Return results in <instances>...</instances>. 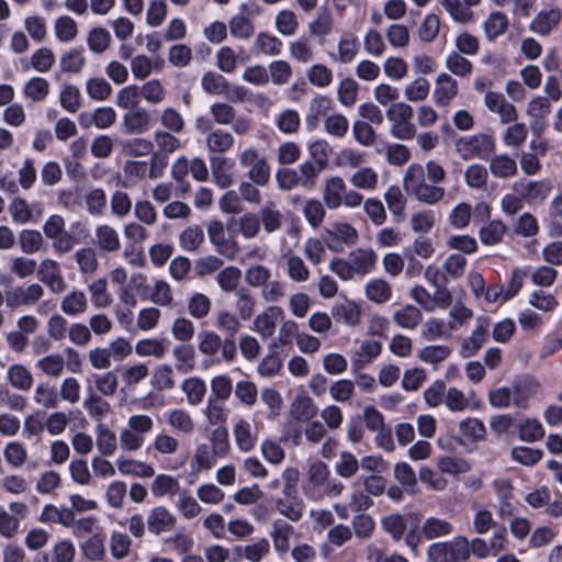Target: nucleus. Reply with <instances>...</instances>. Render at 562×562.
Returning a JSON list of instances; mask_svg holds the SVG:
<instances>
[{
    "instance_id": "obj_1",
    "label": "nucleus",
    "mask_w": 562,
    "mask_h": 562,
    "mask_svg": "<svg viewBox=\"0 0 562 562\" xmlns=\"http://www.w3.org/2000/svg\"><path fill=\"white\" fill-rule=\"evenodd\" d=\"M426 172L423 165L411 164L403 177V187L407 194L417 201L434 205L439 203L446 194L443 187L426 182Z\"/></svg>"
},
{
    "instance_id": "obj_2",
    "label": "nucleus",
    "mask_w": 562,
    "mask_h": 562,
    "mask_svg": "<svg viewBox=\"0 0 562 562\" xmlns=\"http://www.w3.org/2000/svg\"><path fill=\"white\" fill-rule=\"evenodd\" d=\"M323 201L329 210H337L340 206L356 209L362 204L363 195L353 189H348L341 177L331 176L324 182Z\"/></svg>"
},
{
    "instance_id": "obj_3",
    "label": "nucleus",
    "mask_w": 562,
    "mask_h": 562,
    "mask_svg": "<svg viewBox=\"0 0 562 562\" xmlns=\"http://www.w3.org/2000/svg\"><path fill=\"white\" fill-rule=\"evenodd\" d=\"M179 133L156 130L153 134L155 151L150 157V169L149 178L156 179L159 176L158 171H161L167 166V157L175 154L182 147V142L177 136Z\"/></svg>"
},
{
    "instance_id": "obj_4",
    "label": "nucleus",
    "mask_w": 562,
    "mask_h": 562,
    "mask_svg": "<svg viewBox=\"0 0 562 562\" xmlns=\"http://www.w3.org/2000/svg\"><path fill=\"white\" fill-rule=\"evenodd\" d=\"M413 108L404 102L391 104L386 110V117L392 123L391 135L401 140L412 139L416 136L417 130L412 122Z\"/></svg>"
},
{
    "instance_id": "obj_5",
    "label": "nucleus",
    "mask_w": 562,
    "mask_h": 562,
    "mask_svg": "<svg viewBox=\"0 0 562 562\" xmlns=\"http://www.w3.org/2000/svg\"><path fill=\"white\" fill-rule=\"evenodd\" d=\"M238 164L247 170L246 177L257 186H267L271 178V168L267 159L257 149L248 146L237 156Z\"/></svg>"
},
{
    "instance_id": "obj_6",
    "label": "nucleus",
    "mask_w": 562,
    "mask_h": 562,
    "mask_svg": "<svg viewBox=\"0 0 562 562\" xmlns=\"http://www.w3.org/2000/svg\"><path fill=\"white\" fill-rule=\"evenodd\" d=\"M454 149L463 160L473 158L484 160L495 150V143L490 135L481 133L460 137L454 143Z\"/></svg>"
},
{
    "instance_id": "obj_7",
    "label": "nucleus",
    "mask_w": 562,
    "mask_h": 562,
    "mask_svg": "<svg viewBox=\"0 0 562 562\" xmlns=\"http://www.w3.org/2000/svg\"><path fill=\"white\" fill-rule=\"evenodd\" d=\"M204 414L211 425L218 427L213 431V453L217 456L226 454L228 450L227 431L222 427L227 420L225 406L210 398Z\"/></svg>"
},
{
    "instance_id": "obj_8",
    "label": "nucleus",
    "mask_w": 562,
    "mask_h": 562,
    "mask_svg": "<svg viewBox=\"0 0 562 562\" xmlns=\"http://www.w3.org/2000/svg\"><path fill=\"white\" fill-rule=\"evenodd\" d=\"M210 113L218 125H232L238 136L247 135L252 128V120L248 116H237L233 105L227 102H215L210 106Z\"/></svg>"
},
{
    "instance_id": "obj_9",
    "label": "nucleus",
    "mask_w": 562,
    "mask_h": 562,
    "mask_svg": "<svg viewBox=\"0 0 562 562\" xmlns=\"http://www.w3.org/2000/svg\"><path fill=\"white\" fill-rule=\"evenodd\" d=\"M465 537L459 536L451 541L432 542L427 548L429 562H465Z\"/></svg>"
},
{
    "instance_id": "obj_10",
    "label": "nucleus",
    "mask_w": 562,
    "mask_h": 562,
    "mask_svg": "<svg viewBox=\"0 0 562 562\" xmlns=\"http://www.w3.org/2000/svg\"><path fill=\"white\" fill-rule=\"evenodd\" d=\"M207 237L218 255L228 260H234L240 252L238 241L226 234L224 224L218 220H212L206 226Z\"/></svg>"
},
{
    "instance_id": "obj_11",
    "label": "nucleus",
    "mask_w": 562,
    "mask_h": 562,
    "mask_svg": "<svg viewBox=\"0 0 562 562\" xmlns=\"http://www.w3.org/2000/svg\"><path fill=\"white\" fill-rule=\"evenodd\" d=\"M44 295V289L38 283L26 286L18 285L5 291V305L11 310L36 304Z\"/></svg>"
},
{
    "instance_id": "obj_12",
    "label": "nucleus",
    "mask_w": 562,
    "mask_h": 562,
    "mask_svg": "<svg viewBox=\"0 0 562 562\" xmlns=\"http://www.w3.org/2000/svg\"><path fill=\"white\" fill-rule=\"evenodd\" d=\"M37 277L50 292L55 294L64 293L67 290L66 280L61 273L59 263L50 258L43 259L37 265Z\"/></svg>"
},
{
    "instance_id": "obj_13",
    "label": "nucleus",
    "mask_w": 562,
    "mask_h": 562,
    "mask_svg": "<svg viewBox=\"0 0 562 562\" xmlns=\"http://www.w3.org/2000/svg\"><path fill=\"white\" fill-rule=\"evenodd\" d=\"M92 244L97 250L108 254L116 252L122 247L120 233L108 223L98 224L94 227Z\"/></svg>"
},
{
    "instance_id": "obj_14",
    "label": "nucleus",
    "mask_w": 562,
    "mask_h": 562,
    "mask_svg": "<svg viewBox=\"0 0 562 562\" xmlns=\"http://www.w3.org/2000/svg\"><path fill=\"white\" fill-rule=\"evenodd\" d=\"M329 477L330 471L325 462L321 460L311 462L306 471V494L319 499L321 488L325 486Z\"/></svg>"
},
{
    "instance_id": "obj_15",
    "label": "nucleus",
    "mask_w": 562,
    "mask_h": 562,
    "mask_svg": "<svg viewBox=\"0 0 562 562\" xmlns=\"http://www.w3.org/2000/svg\"><path fill=\"white\" fill-rule=\"evenodd\" d=\"M146 524L151 535L159 536L172 531L177 518L167 507L160 505L149 510Z\"/></svg>"
},
{
    "instance_id": "obj_16",
    "label": "nucleus",
    "mask_w": 562,
    "mask_h": 562,
    "mask_svg": "<svg viewBox=\"0 0 562 562\" xmlns=\"http://www.w3.org/2000/svg\"><path fill=\"white\" fill-rule=\"evenodd\" d=\"M283 317L284 312L280 306L269 305L254 318V329L259 333L263 339L270 338L276 331L277 322L283 319Z\"/></svg>"
},
{
    "instance_id": "obj_17",
    "label": "nucleus",
    "mask_w": 562,
    "mask_h": 562,
    "mask_svg": "<svg viewBox=\"0 0 562 562\" xmlns=\"http://www.w3.org/2000/svg\"><path fill=\"white\" fill-rule=\"evenodd\" d=\"M514 190L522 195L528 203H540L550 194L552 184L548 180L518 181L514 183Z\"/></svg>"
},
{
    "instance_id": "obj_18",
    "label": "nucleus",
    "mask_w": 562,
    "mask_h": 562,
    "mask_svg": "<svg viewBox=\"0 0 562 562\" xmlns=\"http://www.w3.org/2000/svg\"><path fill=\"white\" fill-rule=\"evenodd\" d=\"M484 103L490 111L499 115L502 123L507 124L516 122L518 116L517 110L502 93L495 91L486 92Z\"/></svg>"
},
{
    "instance_id": "obj_19",
    "label": "nucleus",
    "mask_w": 562,
    "mask_h": 562,
    "mask_svg": "<svg viewBox=\"0 0 562 562\" xmlns=\"http://www.w3.org/2000/svg\"><path fill=\"white\" fill-rule=\"evenodd\" d=\"M151 125V115L145 108L126 111L122 119V126L126 134L138 135L146 133Z\"/></svg>"
},
{
    "instance_id": "obj_20",
    "label": "nucleus",
    "mask_w": 562,
    "mask_h": 562,
    "mask_svg": "<svg viewBox=\"0 0 562 562\" xmlns=\"http://www.w3.org/2000/svg\"><path fill=\"white\" fill-rule=\"evenodd\" d=\"M233 434L237 447L244 451H251L257 443L258 429L254 420L239 419L233 428Z\"/></svg>"
},
{
    "instance_id": "obj_21",
    "label": "nucleus",
    "mask_w": 562,
    "mask_h": 562,
    "mask_svg": "<svg viewBox=\"0 0 562 562\" xmlns=\"http://www.w3.org/2000/svg\"><path fill=\"white\" fill-rule=\"evenodd\" d=\"M240 318L236 313H233L228 310H220L215 316V326L227 334L225 337V348H229L231 350L235 349L236 340L235 334L240 329Z\"/></svg>"
},
{
    "instance_id": "obj_22",
    "label": "nucleus",
    "mask_w": 562,
    "mask_h": 562,
    "mask_svg": "<svg viewBox=\"0 0 562 562\" xmlns=\"http://www.w3.org/2000/svg\"><path fill=\"white\" fill-rule=\"evenodd\" d=\"M562 12L559 8L539 11L529 24V30L541 36H548L559 25Z\"/></svg>"
},
{
    "instance_id": "obj_23",
    "label": "nucleus",
    "mask_w": 562,
    "mask_h": 562,
    "mask_svg": "<svg viewBox=\"0 0 562 562\" xmlns=\"http://www.w3.org/2000/svg\"><path fill=\"white\" fill-rule=\"evenodd\" d=\"M458 92V82L450 75L442 72L437 77L432 98L438 106H449Z\"/></svg>"
},
{
    "instance_id": "obj_24",
    "label": "nucleus",
    "mask_w": 562,
    "mask_h": 562,
    "mask_svg": "<svg viewBox=\"0 0 562 562\" xmlns=\"http://www.w3.org/2000/svg\"><path fill=\"white\" fill-rule=\"evenodd\" d=\"M316 414L314 401L305 393L297 394L289 408L290 418L299 424L311 422Z\"/></svg>"
},
{
    "instance_id": "obj_25",
    "label": "nucleus",
    "mask_w": 562,
    "mask_h": 562,
    "mask_svg": "<svg viewBox=\"0 0 562 562\" xmlns=\"http://www.w3.org/2000/svg\"><path fill=\"white\" fill-rule=\"evenodd\" d=\"M373 505L371 496L360 488H355L350 494L349 502L347 505L335 504L334 510L340 519H347L349 517V510L355 513H363Z\"/></svg>"
},
{
    "instance_id": "obj_26",
    "label": "nucleus",
    "mask_w": 562,
    "mask_h": 562,
    "mask_svg": "<svg viewBox=\"0 0 562 562\" xmlns=\"http://www.w3.org/2000/svg\"><path fill=\"white\" fill-rule=\"evenodd\" d=\"M116 467L122 475L148 479L155 475V468L144 461L120 457L116 460Z\"/></svg>"
},
{
    "instance_id": "obj_27",
    "label": "nucleus",
    "mask_w": 562,
    "mask_h": 562,
    "mask_svg": "<svg viewBox=\"0 0 562 562\" xmlns=\"http://www.w3.org/2000/svg\"><path fill=\"white\" fill-rule=\"evenodd\" d=\"M538 390V384L530 376H519L513 382L512 398L513 405L519 408H526L528 400Z\"/></svg>"
},
{
    "instance_id": "obj_28",
    "label": "nucleus",
    "mask_w": 562,
    "mask_h": 562,
    "mask_svg": "<svg viewBox=\"0 0 562 562\" xmlns=\"http://www.w3.org/2000/svg\"><path fill=\"white\" fill-rule=\"evenodd\" d=\"M98 250L94 247L86 246L74 252V260L78 271L82 276H93L100 268Z\"/></svg>"
},
{
    "instance_id": "obj_29",
    "label": "nucleus",
    "mask_w": 562,
    "mask_h": 562,
    "mask_svg": "<svg viewBox=\"0 0 562 562\" xmlns=\"http://www.w3.org/2000/svg\"><path fill=\"white\" fill-rule=\"evenodd\" d=\"M270 551L269 541L265 538L247 546H235L233 548L234 561L246 559L249 562H260Z\"/></svg>"
},
{
    "instance_id": "obj_30",
    "label": "nucleus",
    "mask_w": 562,
    "mask_h": 562,
    "mask_svg": "<svg viewBox=\"0 0 562 562\" xmlns=\"http://www.w3.org/2000/svg\"><path fill=\"white\" fill-rule=\"evenodd\" d=\"M348 259L356 274L363 277L374 269L378 255L371 248H357L348 255Z\"/></svg>"
},
{
    "instance_id": "obj_31",
    "label": "nucleus",
    "mask_w": 562,
    "mask_h": 562,
    "mask_svg": "<svg viewBox=\"0 0 562 562\" xmlns=\"http://www.w3.org/2000/svg\"><path fill=\"white\" fill-rule=\"evenodd\" d=\"M89 302L82 290L74 289L60 301V310L67 316L82 315L88 311Z\"/></svg>"
},
{
    "instance_id": "obj_32",
    "label": "nucleus",
    "mask_w": 562,
    "mask_h": 562,
    "mask_svg": "<svg viewBox=\"0 0 562 562\" xmlns=\"http://www.w3.org/2000/svg\"><path fill=\"white\" fill-rule=\"evenodd\" d=\"M181 491L180 482L170 474L154 475L150 483V492L156 498L178 496Z\"/></svg>"
},
{
    "instance_id": "obj_33",
    "label": "nucleus",
    "mask_w": 562,
    "mask_h": 562,
    "mask_svg": "<svg viewBox=\"0 0 562 562\" xmlns=\"http://www.w3.org/2000/svg\"><path fill=\"white\" fill-rule=\"evenodd\" d=\"M359 49L358 37L352 33H345L338 41L337 55H331V59L340 64H349L356 58Z\"/></svg>"
},
{
    "instance_id": "obj_34",
    "label": "nucleus",
    "mask_w": 562,
    "mask_h": 562,
    "mask_svg": "<svg viewBox=\"0 0 562 562\" xmlns=\"http://www.w3.org/2000/svg\"><path fill=\"white\" fill-rule=\"evenodd\" d=\"M234 143L233 134L220 128L210 132L205 138V147L210 155L225 154L233 148Z\"/></svg>"
},
{
    "instance_id": "obj_35",
    "label": "nucleus",
    "mask_w": 562,
    "mask_h": 562,
    "mask_svg": "<svg viewBox=\"0 0 562 562\" xmlns=\"http://www.w3.org/2000/svg\"><path fill=\"white\" fill-rule=\"evenodd\" d=\"M453 532L450 521L439 517H428L420 527V533L427 540L449 537Z\"/></svg>"
},
{
    "instance_id": "obj_36",
    "label": "nucleus",
    "mask_w": 562,
    "mask_h": 562,
    "mask_svg": "<svg viewBox=\"0 0 562 562\" xmlns=\"http://www.w3.org/2000/svg\"><path fill=\"white\" fill-rule=\"evenodd\" d=\"M234 307L241 321H249L256 313L257 299L249 289L241 286L235 292Z\"/></svg>"
},
{
    "instance_id": "obj_37",
    "label": "nucleus",
    "mask_w": 562,
    "mask_h": 562,
    "mask_svg": "<svg viewBox=\"0 0 562 562\" xmlns=\"http://www.w3.org/2000/svg\"><path fill=\"white\" fill-rule=\"evenodd\" d=\"M282 258L285 260L286 274L290 280L301 283L310 279V269L299 255L289 250Z\"/></svg>"
},
{
    "instance_id": "obj_38",
    "label": "nucleus",
    "mask_w": 562,
    "mask_h": 562,
    "mask_svg": "<svg viewBox=\"0 0 562 562\" xmlns=\"http://www.w3.org/2000/svg\"><path fill=\"white\" fill-rule=\"evenodd\" d=\"M40 520L45 524H59L64 527H70L74 524V512L64 506L45 505Z\"/></svg>"
},
{
    "instance_id": "obj_39",
    "label": "nucleus",
    "mask_w": 562,
    "mask_h": 562,
    "mask_svg": "<svg viewBox=\"0 0 562 562\" xmlns=\"http://www.w3.org/2000/svg\"><path fill=\"white\" fill-rule=\"evenodd\" d=\"M257 216L267 234H272L282 227L283 215L273 202L262 206Z\"/></svg>"
},
{
    "instance_id": "obj_40",
    "label": "nucleus",
    "mask_w": 562,
    "mask_h": 562,
    "mask_svg": "<svg viewBox=\"0 0 562 562\" xmlns=\"http://www.w3.org/2000/svg\"><path fill=\"white\" fill-rule=\"evenodd\" d=\"M50 91V83L43 77H32L23 86V95L33 103L45 101Z\"/></svg>"
},
{
    "instance_id": "obj_41",
    "label": "nucleus",
    "mask_w": 562,
    "mask_h": 562,
    "mask_svg": "<svg viewBox=\"0 0 562 562\" xmlns=\"http://www.w3.org/2000/svg\"><path fill=\"white\" fill-rule=\"evenodd\" d=\"M361 307L353 301H347L333 307V317L338 322H344L348 326H357L361 321Z\"/></svg>"
},
{
    "instance_id": "obj_42",
    "label": "nucleus",
    "mask_w": 562,
    "mask_h": 562,
    "mask_svg": "<svg viewBox=\"0 0 562 562\" xmlns=\"http://www.w3.org/2000/svg\"><path fill=\"white\" fill-rule=\"evenodd\" d=\"M490 321L487 317H479L476 319V326L472 330L469 338L463 341V349L467 351H473L484 347V344L490 337Z\"/></svg>"
},
{
    "instance_id": "obj_43",
    "label": "nucleus",
    "mask_w": 562,
    "mask_h": 562,
    "mask_svg": "<svg viewBox=\"0 0 562 562\" xmlns=\"http://www.w3.org/2000/svg\"><path fill=\"white\" fill-rule=\"evenodd\" d=\"M205 239L202 226L192 224L186 227L179 235L180 247L189 252H196Z\"/></svg>"
},
{
    "instance_id": "obj_44",
    "label": "nucleus",
    "mask_w": 562,
    "mask_h": 562,
    "mask_svg": "<svg viewBox=\"0 0 562 562\" xmlns=\"http://www.w3.org/2000/svg\"><path fill=\"white\" fill-rule=\"evenodd\" d=\"M384 200L387 207L396 222L405 218V209L407 199L397 186L390 187L384 192Z\"/></svg>"
},
{
    "instance_id": "obj_45",
    "label": "nucleus",
    "mask_w": 562,
    "mask_h": 562,
    "mask_svg": "<svg viewBox=\"0 0 562 562\" xmlns=\"http://www.w3.org/2000/svg\"><path fill=\"white\" fill-rule=\"evenodd\" d=\"M88 292L95 308H108L113 303V297L108 290V280L103 277L89 283Z\"/></svg>"
},
{
    "instance_id": "obj_46",
    "label": "nucleus",
    "mask_w": 562,
    "mask_h": 562,
    "mask_svg": "<svg viewBox=\"0 0 562 562\" xmlns=\"http://www.w3.org/2000/svg\"><path fill=\"white\" fill-rule=\"evenodd\" d=\"M491 173L496 178H510L517 173L516 160L507 155H495L490 159Z\"/></svg>"
},
{
    "instance_id": "obj_47",
    "label": "nucleus",
    "mask_w": 562,
    "mask_h": 562,
    "mask_svg": "<svg viewBox=\"0 0 562 562\" xmlns=\"http://www.w3.org/2000/svg\"><path fill=\"white\" fill-rule=\"evenodd\" d=\"M140 99L151 105L162 103L167 95V90L158 79H151L138 86Z\"/></svg>"
},
{
    "instance_id": "obj_48",
    "label": "nucleus",
    "mask_w": 562,
    "mask_h": 562,
    "mask_svg": "<svg viewBox=\"0 0 562 562\" xmlns=\"http://www.w3.org/2000/svg\"><path fill=\"white\" fill-rule=\"evenodd\" d=\"M293 533L294 528L290 524L283 520L274 521L271 538L276 551L279 553L286 552L290 548V538Z\"/></svg>"
},
{
    "instance_id": "obj_49",
    "label": "nucleus",
    "mask_w": 562,
    "mask_h": 562,
    "mask_svg": "<svg viewBox=\"0 0 562 562\" xmlns=\"http://www.w3.org/2000/svg\"><path fill=\"white\" fill-rule=\"evenodd\" d=\"M364 292L368 300L376 304H382L391 297L392 288L384 279L376 278L366 284Z\"/></svg>"
},
{
    "instance_id": "obj_50",
    "label": "nucleus",
    "mask_w": 562,
    "mask_h": 562,
    "mask_svg": "<svg viewBox=\"0 0 562 562\" xmlns=\"http://www.w3.org/2000/svg\"><path fill=\"white\" fill-rule=\"evenodd\" d=\"M159 130L170 131L175 133H182L186 128V122L182 114L172 106L165 108L159 116Z\"/></svg>"
},
{
    "instance_id": "obj_51",
    "label": "nucleus",
    "mask_w": 562,
    "mask_h": 562,
    "mask_svg": "<svg viewBox=\"0 0 562 562\" xmlns=\"http://www.w3.org/2000/svg\"><path fill=\"white\" fill-rule=\"evenodd\" d=\"M19 244L23 254L33 255L44 250V237L36 229H23L19 235Z\"/></svg>"
},
{
    "instance_id": "obj_52",
    "label": "nucleus",
    "mask_w": 562,
    "mask_h": 562,
    "mask_svg": "<svg viewBox=\"0 0 562 562\" xmlns=\"http://www.w3.org/2000/svg\"><path fill=\"white\" fill-rule=\"evenodd\" d=\"M97 429V447L102 456H113L117 449L116 435L108 428L104 424L100 423Z\"/></svg>"
},
{
    "instance_id": "obj_53",
    "label": "nucleus",
    "mask_w": 562,
    "mask_h": 562,
    "mask_svg": "<svg viewBox=\"0 0 562 562\" xmlns=\"http://www.w3.org/2000/svg\"><path fill=\"white\" fill-rule=\"evenodd\" d=\"M86 92L90 99L102 102L112 95L113 88L103 77H92L86 82Z\"/></svg>"
},
{
    "instance_id": "obj_54",
    "label": "nucleus",
    "mask_w": 562,
    "mask_h": 562,
    "mask_svg": "<svg viewBox=\"0 0 562 562\" xmlns=\"http://www.w3.org/2000/svg\"><path fill=\"white\" fill-rule=\"evenodd\" d=\"M241 279V270L235 266H227L220 270L216 276V282L223 292H236Z\"/></svg>"
},
{
    "instance_id": "obj_55",
    "label": "nucleus",
    "mask_w": 562,
    "mask_h": 562,
    "mask_svg": "<svg viewBox=\"0 0 562 562\" xmlns=\"http://www.w3.org/2000/svg\"><path fill=\"white\" fill-rule=\"evenodd\" d=\"M326 205L324 201L317 199H308L303 206V216L305 221L313 227H319L326 216Z\"/></svg>"
},
{
    "instance_id": "obj_56",
    "label": "nucleus",
    "mask_w": 562,
    "mask_h": 562,
    "mask_svg": "<svg viewBox=\"0 0 562 562\" xmlns=\"http://www.w3.org/2000/svg\"><path fill=\"white\" fill-rule=\"evenodd\" d=\"M508 29L507 15L503 12H492L484 22V32L488 41H494Z\"/></svg>"
},
{
    "instance_id": "obj_57",
    "label": "nucleus",
    "mask_w": 562,
    "mask_h": 562,
    "mask_svg": "<svg viewBox=\"0 0 562 562\" xmlns=\"http://www.w3.org/2000/svg\"><path fill=\"white\" fill-rule=\"evenodd\" d=\"M60 106L69 113H76L81 108V93L77 86L65 83L59 92Z\"/></svg>"
},
{
    "instance_id": "obj_58",
    "label": "nucleus",
    "mask_w": 562,
    "mask_h": 562,
    "mask_svg": "<svg viewBox=\"0 0 562 562\" xmlns=\"http://www.w3.org/2000/svg\"><path fill=\"white\" fill-rule=\"evenodd\" d=\"M201 87L209 94H224L229 91L231 83L220 74L205 72L201 78Z\"/></svg>"
},
{
    "instance_id": "obj_59",
    "label": "nucleus",
    "mask_w": 562,
    "mask_h": 562,
    "mask_svg": "<svg viewBox=\"0 0 562 562\" xmlns=\"http://www.w3.org/2000/svg\"><path fill=\"white\" fill-rule=\"evenodd\" d=\"M176 507L186 519H193L202 513L199 502L186 488L179 493Z\"/></svg>"
},
{
    "instance_id": "obj_60",
    "label": "nucleus",
    "mask_w": 562,
    "mask_h": 562,
    "mask_svg": "<svg viewBox=\"0 0 562 562\" xmlns=\"http://www.w3.org/2000/svg\"><path fill=\"white\" fill-rule=\"evenodd\" d=\"M188 312L189 314L196 319L205 318L212 308V301L211 299L201 292H194L189 299H188Z\"/></svg>"
},
{
    "instance_id": "obj_61",
    "label": "nucleus",
    "mask_w": 562,
    "mask_h": 562,
    "mask_svg": "<svg viewBox=\"0 0 562 562\" xmlns=\"http://www.w3.org/2000/svg\"><path fill=\"white\" fill-rule=\"evenodd\" d=\"M487 180L488 171L483 165L472 164L468 166L464 170V182L471 189H485Z\"/></svg>"
},
{
    "instance_id": "obj_62",
    "label": "nucleus",
    "mask_w": 562,
    "mask_h": 562,
    "mask_svg": "<svg viewBox=\"0 0 562 562\" xmlns=\"http://www.w3.org/2000/svg\"><path fill=\"white\" fill-rule=\"evenodd\" d=\"M140 101L139 88L137 85H128L117 91L115 103L120 109L131 111L138 109Z\"/></svg>"
},
{
    "instance_id": "obj_63",
    "label": "nucleus",
    "mask_w": 562,
    "mask_h": 562,
    "mask_svg": "<svg viewBox=\"0 0 562 562\" xmlns=\"http://www.w3.org/2000/svg\"><path fill=\"white\" fill-rule=\"evenodd\" d=\"M55 55L48 47H41L36 49L30 57V66L37 72H48L55 65Z\"/></svg>"
},
{
    "instance_id": "obj_64",
    "label": "nucleus",
    "mask_w": 562,
    "mask_h": 562,
    "mask_svg": "<svg viewBox=\"0 0 562 562\" xmlns=\"http://www.w3.org/2000/svg\"><path fill=\"white\" fill-rule=\"evenodd\" d=\"M87 44L91 52L102 54L111 45V34L104 27H93L87 35Z\"/></svg>"
}]
</instances>
